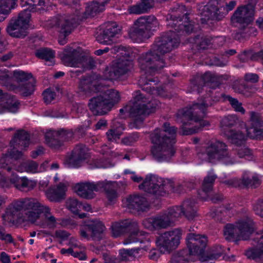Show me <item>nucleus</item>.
<instances>
[{
    "instance_id": "36",
    "label": "nucleus",
    "mask_w": 263,
    "mask_h": 263,
    "mask_svg": "<svg viewBox=\"0 0 263 263\" xmlns=\"http://www.w3.org/2000/svg\"><path fill=\"white\" fill-rule=\"evenodd\" d=\"M108 1L109 0H98L89 3L86 8L85 14L90 16H94L103 11L105 5Z\"/></svg>"
},
{
    "instance_id": "52",
    "label": "nucleus",
    "mask_w": 263,
    "mask_h": 263,
    "mask_svg": "<svg viewBox=\"0 0 263 263\" xmlns=\"http://www.w3.org/2000/svg\"><path fill=\"white\" fill-rule=\"evenodd\" d=\"M224 100H228L231 105L233 108L237 112H240L242 114L245 112V109L242 106V103L239 102L237 99L233 98L229 95H221Z\"/></svg>"
},
{
    "instance_id": "54",
    "label": "nucleus",
    "mask_w": 263,
    "mask_h": 263,
    "mask_svg": "<svg viewBox=\"0 0 263 263\" xmlns=\"http://www.w3.org/2000/svg\"><path fill=\"white\" fill-rule=\"evenodd\" d=\"M239 31L236 32L235 34V39L241 42L243 40L248 39L251 35H250V29L249 25L246 24H240Z\"/></svg>"
},
{
    "instance_id": "31",
    "label": "nucleus",
    "mask_w": 263,
    "mask_h": 263,
    "mask_svg": "<svg viewBox=\"0 0 263 263\" xmlns=\"http://www.w3.org/2000/svg\"><path fill=\"white\" fill-rule=\"evenodd\" d=\"M67 183L60 182L56 187H50L46 192V196L51 201L59 202L64 199Z\"/></svg>"
},
{
    "instance_id": "62",
    "label": "nucleus",
    "mask_w": 263,
    "mask_h": 263,
    "mask_svg": "<svg viewBox=\"0 0 263 263\" xmlns=\"http://www.w3.org/2000/svg\"><path fill=\"white\" fill-rule=\"evenodd\" d=\"M22 156V153L15 148L8 150L7 153L5 154V156L3 158H6V163H7V159L8 157L14 159L15 160L20 158Z\"/></svg>"
},
{
    "instance_id": "24",
    "label": "nucleus",
    "mask_w": 263,
    "mask_h": 263,
    "mask_svg": "<svg viewBox=\"0 0 263 263\" xmlns=\"http://www.w3.org/2000/svg\"><path fill=\"white\" fill-rule=\"evenodd\" d=\"M237 230L239 234V239L248 240L255 229L253 220L249 217H246L236 223Z\"/></svg>"
},
{
    "instance_id": "4",
    "label": "nucleus",
    "mask_w": 263,
    "mask_h": 263,
    "mask_svg": "<svg viewBox=\"0 0 263 263\" xmlns=\"http://www.w3.org/2000/svg\"><path fill=\"white\" fill-rule=\"evenodd\" d=\"M70 9L72 12L58 14L52 20L53 26L59 33L58 42L62 45L67 43V37L78 25L80 19V6L75 4V7Z\"/></svg>"
},
{
    "instance_id": "41",
    "label": "nucleus",
    "mask_w": 263,
    "mask_h": 263,
    "mask_svg": "<svg viewBox=\"0 0 263 263\" xmlns=\"http://www.w3.org/2000/svg\"><path fill=\"white\" fill-rule=\"evenodd\" d=\"M239 179L240 180V187H251L255 189L261 184V180L256 176L250 178L247 174H245Z\"/></svg>"
},
{
    "instance_id": "33",
    "label": "nucleus",
    "mask_w": 263,
    "mask_h": 263,
    "mask_svg": "<svg viewBox=\"0 0 263 263\" xmlns=\"http://www.w3.org/2000/svg\"><path fill=\"white\" fill-rule=\"evenodd\" d=\"M37 203L34 212V213L37 214V217L35 218L34 222L39 219L41 214L44 213L48 224L51 226H54L56 222V219L51 214L49 208L43 204L38 200L37 201Z\"/></svg>"
},
{
    "instance_id": "42",
    "label": "nucleus",
    "mask_w": 263,
    "mask_h": 263,
    "mask_svg": "<svg viewBox=\"0 0 263 263\" xmlns=\"http://www.w3.org/2000/svg\"><path fill=\"white\" fill-rule=\"evenodd\" d=\"M182 211L183 210L181 206H174L168 209L163 213L172 226L177 218L181 216Z\"/></svg>"
},
{
    "instance_id": "5",
    "label": "nucleus",
    "mask_w": 263,
    "mask_h": 263,
    "mask_svg": "<svg viewBox=\"0 0 263 263\" xmlns=\"http://www.w3.org/2000/svg\"><path fill=\"white\" fill-rule=\"evenodd\" d=\"M37 199L21 198L13 201L6 209V214L12 219L21 222H34L37 214L34 213Z\"/></svg>"
},
{
    "instance_id": "61",
    "label": "nucleus",
    "mask_w": 263,
    "mask_h": 263,
    "mask_svg": "<svg viewBox=\"0 0 263 263\" xmlns=\"http://www.w3.org/2000/svg\"><path fill=\"white\" fill-rule=\"evenodd\" d=\"M42 95L43 96V99L45 103L49 104L55 99L56 93L54 91L50 89H47L44 91Z\"/></svg>"
},
{
    "instance_id": "14",
    "label": "nucleus",
    "mask_w": 263,
    "mask_h": 263,
    "mask_svg": "<svg viewBox=\"0 0 263 263\" xmlns=\"http://www.w3.org/2000/svg\"><path fill=\"white\" fill-rule=\"evenodd\" d=\"M133 68V64L131 60L118 59L104 70V78L111 81L118 80L121 77L128 74Z\"/></svg>"
},
{
    "instance_id": "13",
    "label": "nucleus",
    "mask_w": 263,
    "mask_h": 263,
    "mask_svg": "<svg viewBox=\"0 0 263 263\" xmlns=\"http://www.w3.org/2000/svg\"><path fill=\"white\" fill-rule=\"evenodd\" d=\"M181 236V229H174L161 234L157 238L156 242L161 253H170L177 248L180 243Z\"/></svg>"
},
{
    "instance_id": "46",
    "label": "nucleus",
    "mask_w": 263,
    "mask_h": 263,
    "mask_svg": "<svg viewBox=\"0 0 263 263\" xmlns=\"http://www.w3.org/2000/svg\"><path fill=\"white\" fill-rule=\"evenodd\" d=\"M157 82V79L155 78H148L147 77L144 76H142L140 77L138 83L139 85L142 87L144 86L142 88V90L147 92L149 94L148 95V97H150L151 93H153L154 91H156L155 88L154 87L149 86L148 85L151 82L156 83Z\"/></svg>"
},
{
    "instance_id": "18",
    "label": "nucleus",
    "mask_w": 263,
    "mask_h": 263,
    "mask_svg": "<svg viewBox=\"0 0 263 263\" xmlns=\"http://www.w3.org/2000/svg\"><path fill=\"white\" fill-rule=\"evenodd\" d=\"M73 132L71 130L61 129L58 131L49 130L45 135L47 144L52 149L58 150L63 145L64 141L71 140Z\"/></svg>"
},
{
    "instance_id": "2",
    "label": "nucleus",
    "mask_w": 263,
    "mask_h": 263,
    "mask_svg": "<svg viewBox=\"0 0 263 263\" xmlns=\"http://www.w3.org/2000/svg\"><path fill=\"white\" fill-rule=\"evenodd\" d=\"M211 93L209 96L204 98L201 103H194L192 106L178 110L176 114L177 121L182 123V135H192L210 125L209 121L203 120V118L206 115V108L215 103Z\"/></svg>"
},
{
    "instance_id": "3",
    "label": "nucleus",
    "mask_w": 263,
    "mask_h": 263,
    "mask_svg": "<svg viewBox=\"0 0 263 263\" xmlns=\"http://www.w3.org/2000/svg\"><path fill=\"white\" fill-rule=\"evenodd\" d=\"M177 128L165 122L162 129H156L150 135L155 145L152 147L154 158L158 162L168 161L176 153L174 145L176 142Z\"/></svg>"
},
{
    "instance_id": "57",
    "label": "nucleus",
    "mask_w": 263,
    "mask_h": 263,
    "mask_svg": "<svg viewBox=\"0 0 263 263\" xmlns=\"http://www.w3.org/2000/svg\"><path fill=\"white\" fill-rule=\"evenodd\" d=\"M71 153L82 162L86 158V147L83 145H78Z\"/></svg>"
},
{
    "instance_id": "26",
    "label": "nucleus",
    "mask_w": 263,
    "mask_h": 263,
    "mask_svg": "<svg viewBox=\"0 0 263 263\" xmlns=\"http://www.w3.org/2000/svg\"><path fill=\"white\" fill-rule=\"evenodd\" d=\"M20 105V102L15 98L7 93H3L0 89V113L6 111L15 113L17 111Z\"/></svg>"
},
{
    "instance_id": "29",
    "label": "nucleus",
    "mask_w": 263,
    "mask_h": 263,
    "mask_svg": "<svg viewBox=\"0 0 263 263\" xmlns=\"http://www.w3.org/2000/svg\"><path fill=\"white\" fill-rule=\"evenodd\" d=\"M137 228V222L130 219H125L115 222L111 226L112 235L118 237L124 233H128L132 229Z\"/></svg>"
},
{
    "instance_id": "58",
    "label": "nucleus",
    "mask_w": 263,
    "mask_h": 263,
    "mask_svg": "<svg viewBox=\"0 0 263 263\" xmlns=\"http://www.w3.org/2000/svg\"><path fill=\"white\" fill-rule=\"evenodd\" d=\"M236 123V118L233 116L224 117L220 122L222 130L224 131L227 127L230 128L234 126Z\"/></svg>"
},
{
    "instance_id": "12",
    "label": "nucleus",
    "mask_w": 263,
    "mask_h": 263,
    "mask_svg": "<svg viewBox=\"0 0 263 263\" xmlns=\"http://www.w3.org/2000/svg\"><path fill=\"white\" fill-rule=\"evenodd\" d=\"M31 17V11L26 9L21 12L17 18H12L6 28L7 32L11 36L23 38L26 36V28Z\"/></svg>"
},
{
    "instance_id": "11",
    "label": "nucleus",
    "mask_w": 263,
    "mask_h": 263,
    "mask_svg": "<svg viewBox=\"0 0 263 263\" xmlns=\"http://www.w3.org/2000/svg\"><path fill=\"white\" fill-rule=\"evenodd\" d=\"M62 60L65 65L83 68V71L92 68L95 65V62L92 58L83 54L82 49L80 47L77 49L66 48Z\"/></svg>"
},
{
    "instance_id": "59",
    "label": "nucleus",
    "mask_w": 263,
    "mask_h": 263,
    "mask_svg": "<svg viewBox=\"0 0 263 263\" xmlns=\"http://www.w3.org/2000/svg\"><path fill=\"white\" fill-rule=\"evenodd\" d=\"M12 171V165L8 163H6V158H1L0 159V180H4V176L7 173H11Z\"/></svg>"
},
{
    "instance_id": "1",
    "label": "nucleus",
    "mask_w": 263,
    "mask_h": 263,
    "mask_svg": "<svg viewBox=\"0 0 263 263\" xmlns=\"http://www.w3.org/2000/svg\"><path fill=\"white\" fill-rule=\"evenodd\" d=\"M176 33H178L176 31L172 30L157 37L149 51L140 55L139 66L145 74L152 75L165 66L162 56L176 48L180 44Z\"/></svg>"
},
{
    "instance_id": "21",
    "label": "nucleus",
    "mask_w": 263,
    "mask_h": 263,
    "mask_svg": "<svg viewBox=\"0 0 263 263\" xmlns=\"http://www.w3.org/2000/svg\"><path fill=\"white\" fill-rule=\"evenodd\" d=\"M120 31L116 23L108 22L106 24L105 28L97 35L96 40L100 44H110Z\"/></svg>"
},
{
    "instance_id": "55",
    "label": "nucleus",
    "mask_w": 263,
    "mask_h": 263,
    "mask_svg": "<svg viewBox=\"0 0 263 263\" xmlns=\"http://www.w3.org/2000/svg\"><path fill=\"white\" fill-rule=\"evenodd\" d=\"M35 186V183L31 180H29L26 177H22L18 181V183L14 186L17 189L23 191L26 189H32Z\"/></svg>"
},
{
    "instance_id": "49",
    "label": "nucleus",
    "mask_w": 263,
    "mask_h": 263,
    "mask_svg": "<svg viewBox=\"0 0 263 263\" xmlns=\"http://www.w3.org/2000/svg\"><path fill=\"white\" fill-rule=\"evenodd\" d=\"M93 78L89 76H85L80 80L78 88L80 91L86 92L91 90Z\"/></svg>"
},
{
    "instance_id": "43",
    "label": "nucleus",
    "mask_w": 263,
    "mask_h": 263,
    "mask_svg": "<svg viewBox=\"0 0 263 263\" xmlns=\"http://www.w3.org/2000/svg\"><path fill=\"white\" fill-rule=\"evenodd\" d=\"M236 224L235 226L232 224H227L224 227L223 234L226 239L228 240H234L237 243L239 239V234L237 230Z\"/></svg>"
},
{
    "instance_id": "17",
    "label": "nucleus",
    "mask_w": 263,
    "mask_h": 263,
    "mask_svg": "<svg viewBox=\"0 0 263 263\" xmlns=\"http://www.w3.org/2000/svg\"><path fill=\"white\" fill-rule=\"evenodd\" d=\"M13 76L18 83L17 88L22 96L27 97L33 93L36 81L31 73L14 71Z\"/></svg>"
},
{
    "instance_id": "28",
    "label": "nucleus",
    "mask_w": 263,
    "mask_h": 263,
    "mask_svg": "<svg viewBox=\"0 0 263 263\" xmlns=\"http://www.w3.org/2000/svg\"><path fill=\"white\" fill-rule=\"evenodd\" d=\"M102 183L96 184L90 182L80 183L74 186L77 194L82 198L85 199H92L94 197L93 191H98V187L102 185Z\"/></svg>"
},
{
    "instance_id": "19",
    "label": "nucleus",
    "mask_w": 263,
    "mask_h": 263,
    "mask_svg": "<svg viewBox=\"0 0 263 263\" xmlns=\"http://www.w3.org/2000/svg\"><path fill=\"white\" fill-rule=\"evenodd\" d=\"M105 230V227L102 222L98 219H94L88 221L80 230L81 237L89 239L88 233L90 234L91 237L93 240H100L102 238V233Z\"/></svg>"
},
{
    "instance_id": "60",
    "label": "nucleus",
    "mask_w": 263,
    "mask_h": 263,
    "mask_svg": "<svg viewBox=\"0 0 263 263\" xmlns=\"http://www.w3.org/2000/svg\"><path fill=\"white\" fill-rule=\"evenodd\" d=\"M66 205L72 213L78 214L82 204L77 199L70 198L67 201Z\"/></svg>"
},
{
    "instance_id": "51",
    "label": "nucleus",
    "mask_w": 263,
    "mask_h": 263,
    "mask_svg": "<svg viewBox=\"0 0 263 263\" xmlns=\"http://www.w3.org/2000/svg\"><path fill=\"white\" fill-rule=\"evenodd\" d=\"M111 50L112 52H114L117 54V56L119 57L118 59L129 60L131 54H132L130 50L122 46H116L111 48Z\"/></svg>"
},
{
    "instance_id": "56",
    "label": "nucleus",
    "mask_w": 263,
    "mask_h": 263,
    "mask_svg": "<svg viewBox=\"0 0 263 263\" xmlns=\"http://www.w3.org/2000/svg\"><path fill=\"white\" fill-rule=\"evenodd\" d=\"M223 252V250L221 246H213L208 253L206 258L210 260L217 259L222 255Z\"/></svg>"
},
{
    "instance_id": "27",
    "label": "nucleus",
    "mask_w": 263,
    "mask_h": 263,
    "mask_svg": "<svg viewBox=\"0 0 263 263\" xmlns=\"http://www.w3.org/2000/svg\"><path fill=\"white\" fill-rule=\"evenodd\" d=\"M144 21L142 18H138L130 29L128 33L133 40L138 42L148 37L149 31L144 25Z\"/></svg>"
},
{
    "instance_id": "38",
    "label": "nucleus",
    "mask_w": 263,
    "mask_h": 263,
    "mask_svg": "<svg viewBox=\"0 0 263 263\" xmlns=\"http://www.w3.org/2000/svg\"><path fill=\"white\" fill-rule=\"evenodd\" d=\"M12 141L16 145H20L24 148L27 147L30 143V135L24 130H19L14 135Z\"/></svg>"
},
{
    "instance_id": "39",
    "label": "nucleus",
    "mask_w": 263,
    "mask_h": 263,
    "mask_svg": "<svg viewBox=\"0 0 263 263\" xmlns=\"http://www.w3.org/2000/svg\"><path fill=\"white\" fill-rule=\"evenodd\" d=\"M144 250L141 248L132 249L130 250H122L120 254L122 261H129L135 258H139L142 255Z\"/></svg>"
},
{
    "instance_id": "30",
    "label": "nucleus",
    "mask_w": 263,
    "mask_h": 263,
    "mask_svg": "<svg viewBox=\"0 0 263 263\" xmlns=\"http://www.w3.org/2000/svg\"><path fill=\"white\" fill-rule=\"evenodd\" d=\"M128 209L137 211H145L148 209L149 203L146 198L142 196L134 195L127 199Z\"/></svg>"
},
{
    "instance_id": "47",
    "label": "nucleus",
    "mask_w": 263,
    "mask_h": 263,
    "mask_svg": "<svg viewBox=\"0 0 263 263\" xmlns=\"http://www.w3.org/2000/svg\"><path fill=\"white\" fill-rule=\"evenodd\" d=\"M139 18H142L145 20L143 22L144 25L149 32L151 30H156L159 26L158 21L156 17L154 15L143 16Z\"/></svg>"
},
{
    "instance_id": "32",
    "label": "nucleus",
    "mask_w": 263,
    "mask_h": 263,
    "mask_svg": "<svg viewBox=\"0 0 263 263\" xmlns=\"http://www.w3.org/2000/svg\"><path fill=\"white\" fill-rule=\"evenodd\" d=\"M154 6V0H140L136 5L129 6L128 11L130 14H140L147 12Z\"/></svg>"
},
{
    "instance_id": "64",
    "label": "nucleus",
    "mask_w": 263,
    "mask_h": 263,
    "mask_svg": "<svg viewBox=\"0 0 263 263\" xmlns=\"http://www.w3.org/2000/svg\"><path fill=\"white\" fill-rule=\"evenodd\" d=\"M255 214L263 217V199H259L253 205Z\"/></svg>"
},
{
    "instance_id": "37",
    "label": "nucleus",
    "mask_w": 263,
    "mask_h": 263,
    "mask_svg": "<svg viewBox=\"0 0 263 263\" xmlns=\"http://www.w3.org/2000/svg\"><path fill=\"white\" fill-rule=\"evenodd\" d=\"M224 134L232 144L237 146L243 144L246 140V136L240 130L231 129L224 132Z\"/></svg>"
},
{
    "instance_id": "35",
    "label": "nucleus",
    "mask_w": 263,
    "mask_h": 263,
    "mask_svg": "<svg viewBox=\"0 0 263 263\" xmlns=\"http://www.w3.org/2000/svg\"><path fill=\"white\" fill-rule=\"evenodd\" d=\"M195 203L194 199H189L184 200L181 206L183 210L182 214L189 220H193L197 216Z\"/></svg>"
},
{
    "instance_id": "22",
    "label": "nucleus",
    "mask_w": 263,
    "mask_h": 263,
    "mask_svg": "<svg viewBox=\"0 0 263 263\" xmlns=\"http://www.w3.org/2000/svg\"><path fill=\"white\" fill-rule=\"evenodd\" d=\"M191 83L194 87H197L198 93L200 92V88L204 86H208L212 89H215L221 84L217 78L210 72H206L202 76H196L191 80Z\"/></svg>"
},
{
    "instance_id": "20",
    "label": "nucleus",
    "mask_w": 263,
    "mask_h": 263,
    "mask_svg": "<svg viewBox=\"0 0 263 263\" xmlns=\"http://www.w3.org/2000/svg\"><path fill=\"white\" fill-rule=\"evenodd\" d=\"M249 125L246 128L247 136L251 139H263V121L257 113L250 112Z\"/></svg>"
},
{
    "instance_id": "34",
    "label": "nucleus",
    "mask_w": 263,
    "mask_h": 263,
    "mask_svg": "<svg viewBox=\"0 0 263 263\" xmlns=\"http://www.w3.org/2000/svg\"><path fill=\"white\" fill-rule=\"evenodd\" d=\"M217 176L215 175H208L203 181L202 190L198 192V197L202 200H205L213 189V186Z\"/></svg>"
},
{
    "instance_id": "7",
    "label": "nucleus",
    "mask_w": 263,
    "mask_h": 263,
    "mask_svg": "<svg viewBox=\"0 0 263 263\" xmlns=\"http://www.w3.org/2000/svg\"><path fill=\"white\" fill-rule=\"evenodd\" d=\"M187 249H183L173 255V263L194 261V256L203 253L208 242L204 235L190 233L186 237Z\"/></svg>"
},
{
    "instance_id": "25",
    "label": "nucleus",
    "mask_w": 263,
    "mask_h": 263,
    "mask_svg": "<svg viewBox=\"0 0 263 263\" xmlns=\"http://www.w3.org/2000/svg\"><path fill=\"white\" fill-rule=\"evenodd\" d=\"M143 225L150 230L166 229L172 226L164 213L145 219L143 221Z\"/></svg>"
},
{
    "instance_id": "44",
    "label": "nucleus",
    "mask_w": 263,
    "mask_h": 263,
    "mask_svg": "<svg viewBox=\"0 0 263 263\" xmlns=\"http://www.w3.org/2000/svg\"><path fill=\"white\" fill-rule=\"evenodd\" d=\"M101 95L106 99L108 103L111 104L112 107L116 104H117L120 100L119 91L113 89H108L104 91Z\"/></svg>"
},
{
    "instance_id": "53",
    "label": "nucleus",
    "mask_w": 263,
    "mask_h": 263,
    "mask_svg": "<svg viewBox=\"0 0 263 263\" xmlns=\"http://www.w3.org/2000/svg\"><path fill=\"white\" fill-rule=\"evenodd\" d=\"M82 162L71 152L67 154L64 161V164L68 167H79Z\"/></svg>"
},
{
    "instance_id": "40",
    "label": "nucleus",
    "mask_w": 263,
    "mask_h": 263,
    "mask_svg": "<svg viewBox=\"0 0 263 263\" xmlns=\"http://www.w3.org/2000/svg\"><path fill=\"white\" fill-rule=\"evenodd\" d=\"M99 183H102V184L98 187V191L101 189H104L105 191L106 197L109 201H114L117 199L118 194L114 184L106 183L103 181L99 182Z\"/></svg>"
},
{
    "instance_id": "10",
    "label": "nucleus",
    "mask_w": 263,
    "mask_h": 263,
    "mask_svg": "<svg viewBox=\"0 0 263 263\" xmlns=\"http://www.w3.org/2000/svg\"><path fill=\"white\" fill-rule=\"evenodd\" d=\"M204 154L210 162L217 160L226 165H232L237 162L236 157L229 152L226 144L220 141L211 142L203 152L198 154L199 157Z\"/></svg>"
},
{
    "instance_id": "6",
    "label": "nucleus",
    "mask_w": 263,
    "mask_h": 263,
    "mask_svg": "<svg viewBox=\"0 0 263 263\" xmlns=\"http://www.w3.org/2000/svg\"><path fill=\"white\" fill-rule=\"evenodd\" d=\"M160 102L156 100H150L149 97L142 94L140 90L134 92L133 105L130 109V116L133 118V126L139 128L145 117L159 106Z\"/></svg>"
},
{
    "instance_id": "9",
    "label": "nucleus",
    "mask_w": 263,
    "mask_h": 263,
    "mask_svg": "<svg viewBox=\"0 0 263 263\" xmlns=\"http://www.w3.org/2000/svg\"><path fill=\"white\" fill-rule=\"evenodd\" d=\"M139 188L156 197L165 196L170 193L178 192L173 181L164 180L154 175L147 176L143 182L139 185Z\"/></svg>"
},
{
    "instance_id": "45",
    "label": "nucleus",
    "mask_w": 263,
    "mask_h": 263,
    "mask_svg": "<svg viewBox=\"0 0 263 263\" xmlns=\"http://www.w3.org/2000/svg\"><path fill=\"white\" fill-rule=\"evenodd\" d=\"M256 247L251 248L246 251L245 255L248 258L252 259H263V246L253 245Z\"/></svg>"
},
{
    "instance_id": "23",
    "label": "nucleus",
    "mask_w": 263,
    "mask_h": 263,
    "mask_svg": "<svg viewBox=\"0 0 263 263\" xmlns=\"http://www.w3.org/2000/svg\"><path fill=\"white\" fill-rule=\"evenodd\" d=\"M88 106L94 115H104L111 110V104L108 103L101 94L89 100Z\"/></svg>"
},
{
    "instance_id": "50",
    "label": "nucleus",
    "mask_w": 263,
    "mask_h": 263,
    "mask_svg": "<svg viewBox=\"0 0 263 263\" xmlns=\"http://www.w3.org/2000/svg\"><path fill=\"white\" fill-rule=\"evenodd\" d=\"M35 55L39 59L49 61L54 57V52L48 48H41L36 50Z\"/></svg>"
},
{
    "instance_id": "16",
    "label": "nucleus",
    "mask_w": 263,
    "mask_h": 263,
    "mask_svg": "<svg viewBox=\"0 0 263 263\" xmlns=\"http://www.w3.org/2000/svg\"><path fill=\"white\" fill-rule=\"evenodd\" d=\"M224 7L219 0H211L204 6L200 12L201 21L204 23L209 20H221L224 17Z\"/></svg>"
},
{
    "instance_id": "63",
    "label": "nucleus",
    "mask_w": 263,
    "mask_h": 263,
    "mask_svg": "<svg viewBox=\"0 0 263 263\" xmlns=\"http://www.w3.org/2000/svg\"><path fill=\"white\" fill-rule=\"evenodd\" d=\"M232 88L237 93H243L246 88V85L240 80H236L233 83Z\"/></svg>"
},
{
    "instance_id": "8",
    "label": "nucleus",
    "mask_w": 263,
    "mask_h": 263,
    "mask_svg": "<svg viewBox=\"0 0 263 263\" xmlns=\"http://www.w3.org/2000/svg\"><path fill=\"white\" fill-rule=\"evenodd\" d=\"M189 15L185 6L176 4L167 15V26L174 28L178 35L190 33L193 31L194 24L189 21Z\"/></svg>"
},
{
    "instance_id": "15",
    "label": "nucleus",
    "mask_w": 263,
    "mask_h": 263,
    "mask_svg": "<svg viewBox=\"0 0 263 263\" xmlns=\"http://www.w3.org/2000/svg\"><path fill=\"white\" fill-rule=\"evenodd\" d=\"M256 4V0H249L247 4L238 7L231 16V22L240 25L251 24L254 19Z\"/></svg>"
},
{
    "instance_id": "48",
    "label": "nucleus",
    "mask_w": 263,
    "mask_h": 263,
    "mask_svg": "<svg viewBox=\"0 0 263 263\" xmlns=\"http://www.w3.org/2000/svg\"><path fill=\"white\" fill-rule=\"evenodd\" d=\"M128 232L130 233V234L125 239L124 242L125 243L127 244L138 241L142 242L143 241L142 238L140 237L143 235V233L139 231V226L138 223L137 228L136 229H132L131 231H129Z\"/></svg>"
}]
</instances>
